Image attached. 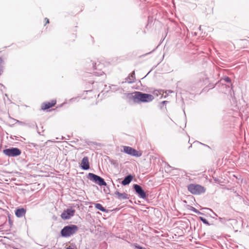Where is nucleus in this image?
I'll return each mask as SVG.
<instances>
[{
  "instance_id": "nucleus-16",
  "label": "nucleus",
  "mask_w": 249,
  "mask_h": 249,
  "mask_svg": "<svg viewBox=\"0 0 249 249\" xmlns=\"http://www.w3.org/2000/svg\"><path fill=\"white\" fill-rule=\"evenodd\" d=\"M135 71H133L130 75L127 78L126 80L129 83H132L135 81Z\"/></svg>"
},
{
  "instance_id": "nucleus-13",
  "label": "nucleus",
  "mask_w": 249,
  "mask_h": 249,
  "mask_svg": "<svg viewBox=\"0 0 249 249\" xmlns=\"http://www.w3.org/2000/svg\"><path fill=\"white\" fill-rule=\"evenodd\" d=\"M114 196H117V198L119 200H125L129 199V195L125 193H121L118 190L114 192Z\"/></svg>"
},
{
  "instance_id": "nucleus-3",
  "label": "nucleus",
  "mask_w": 249,
  "mask_h": 249,
  "mask_svg": "<svg viewBox=\"0 0 249 249\" xmlns=\"http://www.w3.org/2000/svg\"><path fill=\"white\" fill-rule=\"evenodd\" d=\"M78 230V227L75 225H69L65 226L61 231L62 237H68L74 234Z\"/></svg>"
},
{
  "instance_id": "nucleus-6",
  "label": "nucleus",
  "mask_w": 249,
  "mask_h": 249,
  "mask_svg": "<svg viewBox=\"0 0 249 249\" xmlns=\"http://www.w3.org/2000/svg\"><path fill=\"white\" fill-rule=\"evenodd\" d=\"M88 178L99 185L107 186V183L105 180L101 177L93 173H89L88 175Z\"/></svg>"
},
{
  "instance_id": "nucleus-11",
  "label": "nucleus",
  "mask_w": 249,
  "mask_h": 249,
  "mask_svg": "<svg viewBox=\"0 0 249 249\" xmlns=\"http://www.w3.org/2000/svg\"><path fill=\"white\" fill-rule=\"evenodd\" d=\"M56 103V100H53L51 102H44L41 105V109L42 110H46L49 109L54 106Z\"/></svg>"
},
{
  "instance_id": "nucleus-21",
  "label": "nucleus",
  "mask_w": 249,
  "mask_h": 249,
  "mask_svg": "<svg viewBox=\"0 0 249 249\" xmlns=\"http://www.w3.org/2000/svg\"><path fill=\"white\" fill-rule=\"evenodd\" d=\"M191 211L195 213L196 214H201V213H200L198 210L196 209L195 208L192 207Z\"/></svg>"
},
{
  "instance_id": "nucleus-32",
  "label": "nucleus",
  "mask_w": 249,
  "mask_h": 249,
  "mask_svg": "<svg viewBox=\"0 0 249 249\" xmlns=\"http://www.w3.org/2000/svg\"><path fill=\"white\" fill-rule=\"evenodd\" d=\"M208 209L210 210V211H212L211 209Z\"/></svg>"
},
{
  "instance_id": "nucleus-9",
  "label": "nucleus",
  "mask_w": 249,
  "mask_h": 249,
  "mask_svg": "<svg viewBox=\"0 0 249 249\" xmlns=\"http://www.w3.org/2000/svg\"><path fill=\"white\" fill-rule=\"evenodd\" d=\"M124 152L126 154L136 157H140L142 156V153L137 151L135 149L127 146H123Z\"/></svg>"
},
{
  "instance_id": "nucleus-2",
  "label": "nucleus",
  "mask_w": 249,
  "mask_h": 249,
  "mask_svg": "<svg viewBox=\"0 0 249 249\" xmlns=\"http://www.w3.org/2000/svg\"><path fill=\"white\" fill-rule=\"evenodd\" d=\"M87 66L88 67L89 73L92 72L97 76L102 75L104 73V72L100 70L102 67V65L100 64L97 65L96 63L92 60H89L87 62Z\"/></svg>"
},
{
  "instance_id": "nucleus-10",
  "label": "nucleus",
  "mask_w": 249,
  "mask_h": 249,
  "mask_svg": "<svg viewBox=\"0 0 249 249\" xmlns=\"http://www.w3.org/2000/svg\"><path fill=\"white\" fill-rule=\"evenodd\" d=\"M75 212V211L74 209H67L66 210L64 211L61 213V217L64 220L69 219L71 217L74 215Z\"/></svg>"
},
{
  "instance_id": "nucleus-24",
  "label": "nucleus",
  "mask_w": 249,
  "mask_h": 249,
  "mask_svg": "<svg viewBox=\"0 0 249 249\" xmlns=\"http://www.w3.org/2000/svg\"><path fill=\"white\" fill-rule=\"evenodd\" d=\"M17 123H18L20 125H26V124L24 122L19 121L18 120H17Z\"/></svg>"
},
{
  "instance_id": "nucleus-26",
  "label": "nucleus",
  "mask_w": 249,
  "mask_h": 249,
  "mask_svg": "<svg viewBox=\"0 0 249 249\" xmlns=\"http://www.w3.org/2000/svg\"><path fill=\"white\" fill-rule=\"evenodd\" d=\"M45 20H46V24H47V23H49V20L48 18H45Z\"/></svg>"
},
{
  "instance_id": "nucleus-33",
  "label": "nucleus",
  "mask_w": 249,
  "mask_h": 249,
  "mask_svg": "<svg viewBox=\"0 0 249 249\" xmlns=\"http://www.w3.org/2000/svg\"><path fill=\"white\" fill-rule=\"evenodd\" d=\"M191 147H192V144L189 146V148H190Z\"/></svg>"
},
{
  "instance_id": "nucleus-18",
  "label": "nucleus",
  "mask_w": 249,
  "mask_h": 249,
  "mask_svg": "<svg viewBox=\"0 0 249 249\" xmlns=\"http://www.w3.org/2000/svg\"><path fill=\"white\" fill-rule=\"evenodd\" d=\"M26 125H28L30 127H31V128L36 127V129H38L37 125L35 122H31L30 123L26 124Z\"/></svg>"
},
{
  "instance_id": "nucleus-30",
  "label": "nucleus",
  "mask_w": 249,
  "mask_h": 249,
  "mask_svg": "<svg viewBox=\"0 0 249 249\" xmlns=\"http://www.w3.org/2000/svg\"><path fill=\"white\" fill-rule=\"evenodd\" d=\"M219 219L221 221V219H222V218H221V217H219Z\"/></svg>"
},
{
  "instance_id": "nucleus-27",
  "label": "nucleus",
  "mask_w": 249,
  "mask_h": 249,
  "mask_svg": "<svg viewBox=\"0 0 249 249\" xmlns=\"http://www.w3.org/2000/svg\"><path fill=\"white\" fill-rule=\"evenodd\" d=\"M66 249H74L72 248H71V247H68Z\"/></svg>"
},
{
  "instance_id": "nucleus-25",
  "label": "nucleus",
  "mask_w": 249,
  "mask_h": 249,
  "mask_svg": "<svg viewBox=\"0 0 249 249\" xmlns=\"http://www.w3.org/2000/svg\"><path fill=\"white\" fill-rule=\"evenodd\" d=\"M8 222H9L10 226L11 227L13 225V221L10 218H9Z\"/></svg>"
},
{
  "instance_id": "nucleus-29",
  "label": "nucleus",
  "mask_w": 249,
  "mask_h": 249,
  "mask_svg": "<svg viewBox=\"0 0 249 249\" xmlns=\"http://www.w3.org/2000/svg\"><path fill=\"white\" fill-rule=\"evenodd\" d=\"M37 133H38L39 135H41L40 132L38 130H37Z\"/></svg>"
},
{
  "instance_id": "nucleus-23",
  "label": "nucleus",
  "mask_w": 249,
  "mask_h": 249,
  "mask_svg": "<svg viewBox=\"0 0 249 249\" xmlns=\"http://www.w3.org/2000/svg\"><path fill=\"white\" fill-rule=\"evenodd\" d=\"M168 103V101H162V102H161L160 103V108H162V107L165 105H166L167 103Z\"/></svg>"
},
{
  "instance_id": "nucleus-4",
  "label": "nucleus",
  "mask_w": 249,
  "mask_h": 249,
  "mask_svg": "<svg viewBox=\"0 0 249 249\" xmlns=\"http://www.w3.org/2000/svg\"><path fill=\"white\" fill-rule=\"evenodd\" d=\"M208 83V78L204 74H200L195 80L193 83L192 88H194V90L196 89H200L204 85Z\"/></svg>"
},
{
  "instance_id": "nucleus-34",
  "label": "nucleus",
  "mask_w": 249,
  "mask_h": 249,
  "mask_svg": "<svg viewBox=\"0 0 249 249\" xmlns=\"http://www.w3.org/2000/svg\"><path fill=\"white\" fill-rule=\"evenodd\" d=\"M85 249H89V248H86Z\"/></svg>"
},
{
  "instance_id": "nucleus-14",
  "label": "nucleus",
  "mask_w": 249,
  "mask_h": 249,
  "mask_svg": "<svg viewBox=\"0 0 249 249\" xmlns=\"http://www.w3.org/2000/svg\"><path fill=\"white\" fill-rule=\"evenodd\" d=\"M26 210L24 208H18L15 211V215L17 217L20 218L25 216Z\"/></svg>"
},
{
  "instance_id": "nucleus-17",
  "label": "nucleus",
  "mask_w": 249,
  "mask_h": 249,
  "mask_svg": "<svg viewBox=\"0 0 249 249\" xmlns=\"http://www.w3.org/2000/svg\"><path fill=\"white\" fill-rule=\"evenodd\" d=\"M95 208L103 212H107V211L100 203H95Z\"/></svg>"
},
{
  "instance_id": "nucleus-15",
  "label": "nucleus",
  "mask_w": 249,
  "mask_h": 249,
  "mask_svg": "<svg viewBox=\"0 0 249 249\" xmlns=\"http://www.w3.org/2000/svg\"><path fill=\"white\" fill-rule=\"evenodd\" d=\"M133 178V176L129 174L124 178V179L122 180L121 183L123 185H128L132 180Z\"/></svg>"
},
{
  "instance_id": "nucleus-19",
  "label": "nucleus",
  "mask_w": 249,
  "mask_h": 249,
  "mask_svg": "<svg viewBox=\"0 0 249 249\" xmlns=\"http://www.w3.org/2000/svg\"><path fill=\"white\" fill-rule=\"evenodd\" d=\"M224 81L225 82L231 84V79L228 76H225L224 78L221 79V81Z\"/></svg>"
},
{
  "instance_id": "nucleus-22",
  "label": "nucleus",
  "mask_w": 249,
  "mask_h": 249,
  "mask_svg": "<svg viewBox=\"0 0 249 249\" xmlns=\"http://www.w3.org/2000/svg\"><path fill=\"white\" fill-rule=\"evenodd\" d=\"M134 247L135 249H146L145 248H143L137 244L134 245Z\"/></svg>"
},
{
  "instance_id": "nucleus-1",
  "label": "nucleus",
  "mask_w": 249,
  "mask_h": 249,
  "mask_svg": "<svg viewBox=\"0 0 249 249\" xmlns=\"http://www.w3.org/2000/svg\"><path fill=\"white\" fill-rule=\"evenodd\" d=\"M129 98L132 100L134 103H140L150 102L154 100V97L150 94L135 91L131 94Z\"/></svg>"
},
{
  "instance_id": "nucleus-20",
  "label": "nucleus",
  "mask_w": 249,
  "mask_h": 249,
  "mask_svg": "<svg viewBox=\"0 0 249 249\" xmlns=\"http://www.w3.org/2000/svg\"><path fill=\"white\" fill-rule=\"evenodd\" d=\"M199 219L205 224L207 225H210V224L209 223V222L208 221V220L203 217H199Z\"/></svg>"
},
{
  "instance_id": "nucleus-12",
  "label": "nucleus",
  "mask_w": 249,
  "mask_h": 249,
  "mask_svg": "<svg viewBox=\"0 0 249 249\" xmlns=\"http://www.w3.org/2000/svg\"><path fill=\"white\" fill-rule=\"evenodd\" d=\"M81 167L84 170H87L89 169V158L88 157H84L81 162Z\"/></svg>"
},
{
  "instance_id": "nucleus-8",
  "label": "nucleus",
  "mask_w": 249,
  "mask_h": 249,
  "mask_svg": "<svg viewBox=\"0 0 249 249\" xmlns=\"http://www.w3.org/2000/svg\"><path fill=\"white\" fill-rule=\"evenodd\" d=\"M133 188L136 194L140 198L142 199L146 198L147 196L146 194L140 185L137 184H134L133 185Z\"/></svg>"
},
{
  "instance_id": "nucleus-28",
  "label": "nucleus",
  "mask_w": 249,
  "mask_h": 249,
  "mask_svg": "<svg viewBox=\"0 0 249 249\" xmlns=\"http://www.w3.org/2000/svg\"><path fill=\"white\" fill-rule=\"evenodd\" d=\"M196 142H198V141H196ZM200 144L204 145V144L202 143L201 142H200ZM204 145H205V144H204Z\"/></svg>"
},
{
  "instance_id": "nucleus-31",
  "label": "nucleus",
  "mask_w": 249,
  "mask_h": 249,
  "mask_svg": "<svg viewBox=\"0 0 249 249\" xmlns=\"http://www.w3.org/2000/svg\"><path fill=\"white\" fill-rule=\"evenodd\" d=\"M214 213V214L215 216H217V214H216L215 213Z\"/></svg>"
},
{
  "instance_id": "nucleus-7",
  "label": "nucleus",
  "mask_w": 249,
  "mask_h": 249,
  "mask_svg": "<svg viewBox=\"0 0 249 249\" xmlns=\"http://www.w3.org/2000/svg\"><path fill=\"white\" fill-rule=\"evenodd\" d=\"M3 153L8 157H15L19 156L21 153V151L18 148L11 147L4 149Z\"/></svg>"
},
{
  "instance_id": "nucleus-5",
  "label": "nucleus",
  "mask_w": 249,
  "mask_h": 249,
  "mask_svg": "<svg viewBox=\"0 0 249 249\" xmlns=\"http://www.w3.org/2000/svg\"><path fill=\"white\" fill-rule=\"evenodd\" d=\"M188 190L192 194L199 195L205 192V188L199 184H190L187 186Z\"/></svg>"
}]
</instances>
